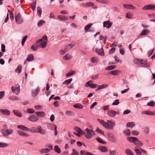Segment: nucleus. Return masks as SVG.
<instances>
[{
	"label": "nucleus",
	"instance_id": "nucleus-48",
	"mask_svg": "<svg viewBox=\"0 0 155 155\" xmlns=\"http://www.w3.org/2000/svg\"><path fill=\"white\" fill-rule=\"evenodd\" d=\"M96 139L98 142L104 144L107 143V142H106L102 140L101 138L97 137L96 138Z\"/></svg>",
	"mask_w": 155,
	"mask_h": 155
},
{
	"label": "nucleus",
	"instance_id": "nucleus-15",
	"mask_svg": "<svg viewBox=\"0 0 155 155\" xmlns=\"http://www.w3.org/2000/svg\"><path fill=\"white\" fill-rule=\"evenodd\" d=\"M124 8L126 9H130L132 10H135L136 7L133 5L131 4H125L123 5Z\"/></svg>",
	"mask_w": 155,
	"mask_h": 155
},
{
	"label": "nucleus",
	"instance_id": "nucleus-8",
	"mask_svg": "<svg viewBox=\"0 0 155 155\" xmlns=\"http://www.w3.org/2000/svg\"><path fill=\"white\" fill-rule=\"evenodd\" d=\"M16 23L18 24H21L23 22V20L20 13H18L15 17Z\"/></svg>",
	"mask_w": 155,
	"mask_h": 155
},
{
	"label": "nucleus",
	"instance_id": "nucleus-52",
	"mask_svg": "<svg viewBox=\"0 0 155 155\" xmlns=\"http://www.w3.org/2000/svg\"><path fill=\"white\" fill-rule=\"evenodd\" d=\"M115 48H113L110 49L109 52V54H113L115 52Z\"/></svg>",
	"mask_w": 155,
	"mask_h": 155
},
{
	"label": "nucleus",
	"instance_id": "nucleus-50",
	"mask_svg": "<svg viewBox=\"0 0 155 155\" xmlns=\"http://www.w3.org/2000/svg\"><path fill=\"white\" fill-rule=\"evenodd\" d=\"M92 25L93 24L92 23H91L87 25L85 27L84 29L86 31H87Z\"/></svg>",
	"mask_w": 155,
	"mask_h": 155
},
{
	"label": "nucleus",
	"instance_id": "nucleus-35",
	"mask_svg": "<svg viewBox=\"0 0 155 155\" xmlns=\"http://www.w3.org/2000/svg\"><path fill=\"white\" fill-rule=\"evenodd\" d=\"M124 134L126 136H130V130L128 129H126L123 131Z\"/></svg>",
	"mask_w": 155,
	"mask_h": 155
},
{
	"label": "nucleus",
	"instance_id": "nucleus-11",
	"mask_svg": "<svg viewBox=\"0 0 155 155\" xmlns=\"http://www.w3.org/2000/svg\"><path fill=\"white\" fill-rule=\"evenodd\" d=\"M112 23L110 22V21H104L103 22V26L107 28H110L112 25Z\"/></svg>",
	"mask_w": 155,
	"mask_h": 155
},
{
	"label": "nucleus",
	"instance_id": "nucleus-40",
	"mask_svg": "<svg viewBox=\"0 0 155 155\" xmlns=\"http://www.w3.org/2000/svg\"><path fill=\"white\" fill-rule=\"evenodd\" d=\"M76 72V71H74L71 70L69 72L66 74V77H69L72 75L74 74Z\"/></svg>",
	"mask_w": 155,
	"mask_h": 155
},
{
	"label": "nucleus",
	"instance_id": "nucleus-13",
	"mask_svg": "<svg viewBox=\"0 0 155 155\" xmlns=\"http://www.w3.org/2000/svg\"><path fill=\"white\" fill-rule=\"evenodd\" d=\"M38 133L42 135H44L46 134V131L45 129H42L41 126H39L37 127Z\"/></svg>",
	"mask_w": 155,
	"mask_h": 155
},
{
	"label": "nucleus",
	"instance_id": "nucleus-31",
	"mask_svg": "<svg viewBox=\"0 0 155 155\" xmlns=\"http://www.w3.org/2000/svg\"><path fill=\"white\" fill-rule=\"evenodd\" d=\"M34 59V57L32 54H29L28 55L27 60L28 61H31Z\"/></svg>",
	"mask_w": 155,
	"mask_h": 155
},
{
	"label": "nucleus",
	"instance_id": "nucleus-20",
	"mask_svg": "<svg viewBox=\"0 0 155 155\" xmlns=\"http://www.w3.org/2000/svg\"><path fill=\"white\" fill-rule=\"evenodd\" d=\"M17 127L20 129L26 131H28L29 130V128L23 125H18Z\"/></svg>",
	"mask_w": 155,
	"mask_h": 155
},
{
	"label": "nucleus",
	"instance_id": "nucleus-49",
	"mask_svg": "<svg viewBox=\"0 0 155 155\" xmlns=\"http://www.w3.org/2000/svg\"><path fill=\"white\" fill-rule=\"evenodd\" d=\"M147 105L148 106H150L151 107H153L155 105V102L153 101H151L150 102L148 103Z\"/></svg>",
	"mask_w": 155,
	"mask_h": 155
},
{
	"label": "nucleus",
	"instance_id": "nucleus-27",
	"mask_svg": "<svg viewBox=\"0 0 155 155\" xmlns=\"http://www.w3.org/2000/svg\"><path fill=\"white\" fill-rule=\"evenodd\" d=\"M98 149L102 152H105L107 150V148L105 146H99Z\"/></svg>",
	"mask_w": 155,
	"mask_h": 155
},
{
	"label": "nucleus",
	"instance_id": "nucleus-60",
	"mask_svg": "<svg viewBox=\"0 0 155 155\" xmlns=\"http://www.w3.org/2000/svg\"><path fill=\"white\" fill-rule=\"evenodd\" d=\"M27 111L29 113L33 114L35 110L33 109L28 108L27 109Z\"/></svg>",
	"mask_w": 155,
	"mask_h": 155
},
{
	"label": "nucleus",
	"instance_id": "nucleus-16",
	"mask_svg": "<svg viewBox=\"0 0 155 155\" xmlns=\"http://www.w3.org/2000/svg\"><path fill=\"white\" fill-rule=\"evenodd\" d=\"M17 134L20 136L23 137H28L29 135L25 132L21 130H18L17 131Z\"/></svg>",
	"mask_w": 155,
	"mask_h": 155
},
{
	"label": "nucleus",
	"instance_id": "nucleus-9",
	"mask_svg": "<svg viewBox=\"0 0 155 155\" xmlns=\"http://www.w3.org/2000/svg\"><path fill=\"white\" fill-rule=\"evenodd\" d=\"M109 140L112 143H115L117 139L111 133L108 134L107 135Z\"/></svg>",
	"mask_w": 155,
	"mask_h": 155
},
{
	"label": "nucleus",
	"instance_id": "nucleus-38",
	"mask_svg": "<svg viewBox=\"0 0 155 155\" xmlns=\"http://www.w3.org/2000/svg\"><path fill=\"white\" fill-rule=\"evenodd\" d=\"M73 46L74 45L72 44H68L65 46L64 49L67 51L68 50L71 49Z\"/></svg>",
	"mask_w": 155,
	"mask_h": 155
},
{
	"label": "nucleus",
	"instance_id": "nucleus-47",
	"mask_svg": "<svg viewBox=\"0 0 155 155\" xmlns=\"http://www.w3.org/2000/svg\"><path fill=\"white\" fill-rule=\"evenodd\" d=\"M45 21L43 20H41L39 21L38 23V25L39 27L45 24Z\"/></svg>",
	"mask_w": 155,
	"mask_h": 155
},
{
	"label": "nucleus",
	"instance_id": "nucleus-30",
	"mask_svg": "<svg viewBox=\"0 0 155 155\" xmlns=\"http://www.w3.org/2000/svg\"><path fill=\"white\" fill-rule=\"evenodd\" d=\"M28 131H29L32 133H38V130L37 128L35 127H32L31 129H29Z\"/></svg>",
	"mask_w": 155,
	"mask_h": 155
},
{
	"label": "nucleus",
	"instance_id": "nucleus-6",
	"mask_svg": "<svg viewBox=\"0 0 155 155\" xmlns=\"http://www.w3.org/2000/svg\"><path fill=\"white\" fill-rule=\"evenodd\" d=\"M20 86L18 84H17L14 86L11 87L12 91L15 94L17 95L19 94L20 92Z\"/></svg>",
	"mask_w": 155,
	"mask_h": 155
},
{
	"label": "nucleus",
	"instance_id": "nucleus-46",
	"mask_svg": "<svg viewBox=\"0 0 155 155\" xmlns=\"http://www.w3.org/2000/svg\"><path fill=\"white\" fill-rule=\"evenodd\" d=\"M40 39L41 40V42H45L46 43H47L48 41V38L47 36V35H44V36L41 39Z\"/></svg>",
	"mask_w": 155,
	"mask_h": 155
},
{
	"label": "nucleus",
	"instance_id": "nucleus-19",
	"mask_svg": "<svg viewBox=\"0 0 155 155\" xmlns=\"http://www.w3.org/2000/svg\"><path fill=\"white\" fill-rule=\"evenodd\" d=\"M35 114L40 117H43L45 115V113L43 111H38L35 112Z\"/></svg>",
	"mask_w": 155,
	"mask_h": 155
},
{
	"label": "nucleus",
	"instance_id": "nucleus-39",
	"mask_svg": "<svg viewBox=\"0 0 155 155\" xmlns=\"http://www.w3.org/2000/svg\"><path fill=\"white\" fill-rule=\"evenodd\" d=\"M66 114L70 116H74L75 115V113L73 112L70 110L66 111Z\"/></svg>",
	"mask_w": 155,
	"mask_h": 155
},
{
	"label": "nucleus",
	"instance_id": "nucleus-51",
	"mask_svg": "<svg viewBox=\"0 0 155 155\" xmlns=\"http://www.w3.org/2000/svg\"><path fill=\"white\" fill-rule=\"evenodd\" d=\"M8 145L5 143H0V147H7Z\"/></svg>",
	"mask_w": 155,
	"mask_h": 155
},
{
	"label": "nucleus",
	"instance_id": "nucleus-23",
	"mask_svg": "<svg viewBox=\"0 0 155 155\" xmlns=\"http://www.w3.org/2000/svg\"><path fill=\"white\" fill-rule=\"evenodd\" d=\"M142 114H146L149 115H154L155 114L153 112L150 111H143L141 112Z\"/></svg>",
	"mask_w": 155,
	"mask_h": 155
},
{
	"label": "nucleus",
	"instance_id": "nucleus-24",
	"mask_svg": "<svg viewBox=\"0 0 155 155\" xmlns=\"http://www.w3.org/2000/svg\"><path fill=\"white\" fill-rule=\"evenodd\" d=\"M74 130L77 131L79 134H84V133L83 131L79 127H75L74 128Z\"/></svg>",
	"mask_w": 155,
	"mask_h": 155
},
{
	"label": "nucleus",
	"instance_id": "nucleus-29",
	"mask_svg": "<svg viewBox=\"0 0 155 155\" xmlns=\"http://www.w3.org/2000/svg\"><path fill=\"white\" fill-rule=\"evenodd\" d=\"M58 18L61 20L67 21L68 20V17H66L65 16L60 15L58 16Z\"/></svg>",
	"mask_w": 155,
	"mask_h": 155
},
{
	"label": "nucleus",
	"instance_id": "nucleus-41",
	"mask_svg": "<svg viewBox=\"0 0 155 155\" xmlns=\"http://www.w3.org/2000/svg\"><path fill=\"white\" fill-rule=\"evenodd\" d=\"M125 151L127 155H134L132 152L129 149H126Z\"/></svg>",
	"mask_w": 155,
	"mask_h": 155
},
{
	"label": "nucleus",
	"instance_id": "nucleus-37",
	"mask_svg": "<svg viewBox=\"0 0 155 155\" xmlns=\"http://www.w3.org/2000/svg\"><path fill=\"white\" fill-rule=\"evenodd\" d=\"M37 9L38 16L39 17H41L42 13V10L41 8L40 7L38 6L37 7Z\"/></svg>",
	"mask_w": 155,
	"mask_h": 155
},
{
	"label": "nucleus",
	"instance_id": "nucleus-34",
	"mask_svg": "<svg viewBox=\"0 0 155 155\" xmlns=\"http://www.w3.org/2000/svg\"><path fill=\"white\" fill-rule=\"evenodd\" d=\"M54 151L58 153H60L61 150L58 145H55L54 148Z\"/></svg>",
	"mask_w": 155,
	"mask_h": 155
},
{
	"label": "nucleus",
	"instance_id": "nucleus-1",
	"mask_svg": "<svg viewBox=\"0 0 155 155\" xmlns=\"http://www.w3.org/2000/svg\"><path fill=\"white\" fill-rule=\"evenodd\" d=\"M97 120L104 127L108 130H112L115 124L114 122H112L111 121L108 120H107V122L104 121L103 120L99 119H98Z\"/></svg>",
	"mask_w": 155,
	"mask_h": 155
},
{
	"label": "nucleus",
	"instance_id": "nucleus-58",
	"mask_svg": "<svg viewBox=\"0 0 155 155\" xmlns=\"http://www.w3.org/2000/svg\"><path fill=\"white\" fill-rule=\"evenodd\" d=\"M51 125L52 126H53L54 127V135L55 136H56L58 134V131L57 130V127L55 126L54 124H51Z\"/></svg>",
	"mask_w": 155,
	"mask_h": 155
},
{
	"label": "nucleus",
	"instance_id": "nucleus-43",
	"mask_svg": "<svg viewBox=\"0 0 155 155\" xmlns=\"http://www.w3.org/2000/svg\"><path fill=\"white\" fill-rule=\"evenodd\" d=\"M99 61V59L96 57H92L91 59V61L93 63H96Z\"/></svg>",
	"mask_w": 155,
	"mask_h": 155
},
{
	"label": "nucleus",
	"instance_id": "nucleus-22",
	"mask_svg": "<svg viewBox=\"0 0 155 155\" xmlns=\"http://www.w3.org/2000/svg\"><path fill=\"white\" fill-rule=\"evenodd\" d=\"M14 114L19 117H22V114L18 110H13Z\"/></svg>",
	"mask_w": 155,
	"mask_h": 155
},
{
	"label": "nucleus",
	"instance_id": "nucleus-55",
	"mask_svg": "<svg viewBox=\"0 0 155 155\" xmlns=\"http://www.w3.org/2000/svg\"><path fill=\"white\" fill-rule=\"evenodd\" d=\"M27 36L26 35L23 38H22V41H21V45H24V44L25 43V41L26 40L27 38Z\"/></svg>",
	"mask_w": 155,
	"mask_h": 155
},
{
	"label": "nucleus",
	"instance_id": "nucleus-59",
	"mask_svg": "<svg viewBox=\"0 0 155 155\" xmlns=\"http://www.w3.org/2000/svg\"><path fill=\"white\" fill-rule=\"evenodd\" d=\"M132 17V15L130 13H127L126 15V17L128 18H131Z\"/></svg>",
	"mask_w": 155,
	"mask_h": 155
},
{
	"label": "nucleus",
	"instance_id": "nucleus-56",
	"mask_svg": "<svg viewBox=\"0 0 155 155\" xmlns=\"http://www.w3.org/2000/svg\"><path fill=\"white\" fill-rule=\"evenodd\" d=\"M95 131L98 133L103 134L104 135V132L98 128H97Z\"/></svg>",
	"mask_w": 155,
	"mask_h": 155
},
{
	"label": "nucleus",
	"instance_id": "nucleus-7",
	"mask_svg": "<svg viewBox=\"0 0 155 155\" xmlns=\"http://www.w3.org/2000/svg\"><path fill=\"white\" fill-rule=\"evenodd\" d=\"M28 119L31 121L36 122L39 120V118L35 115H31L28 117Z\"/></svg>",
	"mask_w": 155,
	"mask_h": 155
},
{
	"label": "nucleus",
	"instance_id": "nucleus-14",
	"mask_svg": "<svg viewBox=\"0 0 155 155\" xmlns=\"http://www.w3.org/2000/svg\"><path fill=\"white\" fill-rule=\"evenodd\" d=\"M0 112L3 114L7 116H9L10 114V112L7 109H0Z\"/></svg>",
	"mask_w": 155,
	"mask_h": 155
},
{
	"label": "nucleus",
	"instance_id": "nucleus-5",
	"mask_svg": "<svg viewBox=\"0 0 155 155\" xmlns=\"http://www.w3.org/2000/svg\"><path fill=\"white\" fill-rule=\"evenodd\" d=\"M86 131L87 133V134H85V137L88 139H91L92 136L95 135V133L92 130H90L88 128L86 129Z\"/></svg>",
	"mask_w": 155,
	"mask_h": 155
},
{
	"label": "nucleus",
	"instance_id": "nucleus-44",
	"mask_svg": "<svg viewBox=\"0 0 155 155\" xmlns=\"http://www.w3.org/2000/svg\"><path fill=\"white\" fill-rule=\"evenodd\" d=\"M149 32V31L147 29H144L141 33L140 35L142 36L147 35V34Z\"/></svg>",
	"mask_w": 155,
	"mask_h": 155
},
{
	"label": "nucleus",
	"instance_id": "nucleus-62",
	"mask_svg": "<svg viewBox=\"0 0 155 155\" xmlns=\"http://www.w3.org/2000/svg\"><path fill=\"white\" fill-rule=\"evenodd\" d=\"M119 103V100H115L112 104L113 105H117Z\"/></svg>",
	"mask_w": 155,
	"mask_h": 155
},
{
	"label": "nucleus",
	"instance_id": "nucleus-18",
	"mask_svg": "<svg viewBox=\"0 0 155 155\" xmlns=\"http://www.w3.org/2000/svg\"><path fill=\"white\" fill-rule=\"evenodd\" d=\"M108 84H104L101 85H99L97 86L96 91H97L100 89L106 88L108 87Z\"/></svg>",
	"mask_w": 155,
	"mask_h": 155
},
{
	"label": "nucleus",
	"instance_id": "nucleus-42",
	"mask_svg": "<svg viewBox=\"0 0 155 155\" xmlns=\"http://www.w3.org/2000/svg\"><path fill=\"white\" fill-rule=\"evenodd\" d=\"M72 58L71 55L67 54L63 57V58L64 60H69L71 59Z\"/></svg>",
	"mask_w": 155,
	"mask_h": 155
},
{
	"label": "nucleus",
	"instance_id": "nucleus-57",
	"mask_svg": "<svg viewBox=\"0 0 155 155\" xmlns=\"http://www.w3.org/2000/svg\"><path fill=\"white\" fill-rule=\"evenodd\" d=\"M72 153L71 155H79L78 151L74 149H73Z\"/></svg>",
	"mask_w": 155,
	"mask_h": 155
},
{
	"label": "nucleus",
	"instance_id": "nucleus-63",
	"mask_svg": "<svg viewBox=\"0 0 155 155\" xmlns=\"http://www.w3.org/2000/svg\"><path fill=\"white\" fill-rule=\"evenodd\" d=\"M94 3L92 2H87L86 3V7H89L91 5H93Z\"/></svg>",
	"mask_w": 155,
	"mask_h": 155
},
{
	"label": "nucleus",
	"instance_id": "nucleus-45",
	"mask_svg": "<svg viewBox=\"0 0 155 155\" xmlns=\"http://www.w3.org/2000/svg\"><path fill=\"white\" fill-rule=\"evenodd\" d=\"M72 80V78L66 80L62 83V84L68 85L71 83Z\"/></svg>",
	"mask_w": 155,
	"mask_h": 155
},
{
	"label": "nucleus",
	"instance_id": "nucleus-64",
	"mask_svg": "<svg viewBox=\"0 0 155 155\" xmlns=\"http://www.w3.org/2000/svg\"><path fill=\"white\" fill-rule=\"evenodd\" d=\"M35 108L37 110H40L42 109V107L40 105H36L35 106Z\"/></svg>",
	"mask_w": 155,
	"mask_h": 155
},
{
	"label": "nucleus",
	"instance_id": "nucleus-54",
	"mask_svg": "<svg viewBox=\"0 0 155 155\" xmlns=\"http://www.w3.org/2000/svg\"><path fill=\"white\" fill-rule=\"evenodd\" d=\"M38 48V45L36 46L35 45H33L31 47V49L33 51H36Z\"/></svg>",
	"mask_w": 155,
	"mask_h": 155
},
{
	"label": "nucleus",
	"instance_id": "nucleus-17",
	"mask_svg": "<svg viewBox=\"0 0 155 155\" xmlns=\"http://www.w3.org/2000/svg\"><path fill=\"white\" fill-rule=\"evenodd\" d=\"M40 91V88L37 87L35 89L33 90L32 93V95L33 97H36L37 96Z\"/></svg>",
	"mask_w": 155,
	"mask_h": 155
},
{
	"label": "nucleus",
	"instance_id": "nucleus-10",
	"mask_svg": "<svg viewBox=\"0 0 155 155\" xmlns=\"http://www.w3.org/2000/svg\"><path fill=\"white\" fill-rule=\"evenodd\" d=\"M142 9L144 10H155V5H147L144 6Z\"/></svg>",
	"mask_w": 155,
	"mask_h": 155
},
{
	"label": "nucleus",
	"instance_id": "nucleus-2",
	"mask_svg": "<svg viewBox=\"0 0 155 155\" xmlns=\"http://www.w3.org/2000/svg\"><path fill=\"white\" fill-rule=\"evenodd\" d=\"M134 62L137 64L142 65L144 67H150V64L147 63V60L135 59L134 60Z\"/></svg>",
	"mask_w": 155,
	"mask_h": 155
},
{
	"label": "nucleus",
	"instance_id": "nucleus-12",
	"mask_svg": "<svg viewBox=\"0 0 155 155\" xmlns=\"http://www.w3.org/2000/svg\"><path fill=\"white\" fill-rule=\"evenodd\" d=\"M107 114L108 115L111 117H114L117 114L116 112L114 110H109L107 112Z\"/></svg>",
	"mask_w": 155,
	"mask_h": 155
},
{
	"label": "nucleus",
	"instance_id": "nucleus-26",
	"mask_svg": "<svg viewBox=\"0 0 155 155\" xmlns=\"http://www.w3.org/2000/svg\"><path fill=\"white\" fill-rule=\"evenodd\" d=\"M8 99L10 100L13 101H18L20 100V98L16 96H10L9 97Z\"/></svg>",
	"mask_w": 155,
	"mask_h": 155
},
{
	"label": "nucleus",
	"instance_id": "nucleus-28",
	"mask_svg": "<svg viewBox=\"0 0 155 155\" xmlns=\"http://www.w3.org/2000/svg\"><path fill=\"white\" fill-rule=\"evenodd\" d=\"M47 43L42 42L41 43L38 45V48H45L46 46L47 45Z\"/></svg>",
	"mask_w": 155,
	"mask_h": 155
},
{
	"label": "nucleus",
	"instance_id": "nucleus-33",
	"mask_svg": "<svg viewBox=\"0 0 155 155\" xmlns=\"http://www.w3.org/2000/svg\"><path fill=\"white\" fill-rule=\"evenodd\" d=\"M50 151V150L48 148H44L39 150L40 152L41 153H49Z\"/></svg>",
	"mask_w": 155,
	"mask_h": 155
},
{
	"label": "nucleus",
	"instance_id": "nucleus-21",
	"mask_svg": "<svg viewBox=\"0 0 155 155\" xmlns=\"http://www.w3.org/2000/svg\"><path fill=\"white\" fill-rule=\"evenodd\" d=\"M96 51L99 54V55L104 56V53L103 48H101L100 49H95Z\"/></svg>",
	"mask_w": 155,
	"mask_h": 155
},
{
	"label": "nucleus",
	"instance_id": "nucleus-53",
	"mask_svg": "<svg viewBox=\"0 0 155 155\" xmlns=\"http://www.w3.org/2000/svg\"><path fill=\"white\" fill-rule=\"evenodd\" d=\"M134 151L137 155H142L141 152L138 149H135Z\"/></svg>",
	"mask_w": 155,
	"mask_h": 155
},
{
	"label": "nucleus",
	"instance_id": "nucleus-32",
	"mask_svg": "<svg viewBox=\"0 0 155 155\" xmlns=\"http://www.w3.org/2000/svg\"><path fill=\"white\" fill-rule=\"evenodd\" d=\"M135 125V124L133 122H128V123H127V124L126 127L127 128H128V127H130L131 128H132Z\"/></svg>",
	"mask_w": 155,
	"mask_h": 155
},
{
	"label": "nucleus",
	"instance_id": "nucleus-4",
	"mask_svg": "<svg viewBox=\"0 0 155 155\" xmlns=\"http://www.w3.org/2000/svg\"><path fill=\"white\" fill-rule=\"evenodd\" d=\"M13 130L12 129H3L1 130L3 135L5 137H7L12 134L13 132Z\"/></svg>",
	"mask_w": 155,
	"mask_h": 155
},
{
	"label": "nucleus",
	"instance_id": "nucleus-61",
	"mask_svg": "<svg viewBox=\"0 0 155 155\" xmlns=\"http://www.w3.org/2000/svg\"><path fill=\"white\" fill-rule=\"evenodd\" d=\"M5 95V91H0V99L3 98Z\"/></svg>",
	"mask_w": 155,
	"mask_h": 155
},
{
	"label": "nucleus",
	"instance_id": "nucleus-36",
	"mask_svg": "<svg viewBox=\"0 0 155 155\" xmlns=\"http://www.w3.org/2000/svg\"><path fill=\"white\" fill-rule=\"evenodd\" d=\"M74 107L78 109H81L83 108V106L80 104H78L73 105Z\"/></svg>",
	"mask_w": 155,
	"mask_h": 155
},
{
	"label": "nucleus",
	"instance_id": "nucleus-3",
	"mask_svg": "<svg viewBox=\"0 0 155 155\" xmlns=\"http://www.w3.org/2000/svg\"><path fill=\"white\" fill-rule=\"evenodd\" d=\"M127 140L130 143H133L134 144L137 146H142L143 143L139 140L137 138L133 137H128L127 138Z\"/></svg>",
	"mask_w": 155,
	"mask_h": 155
},
{
	"label": "nucleus",
	"instance_id": "nucleus-25",
	"mask_svg": "<svg viewBox=\"0 0 155 155\" xmlns=\"http://www.w3.org/2000/svg\"><path fill=\"white\" fill-rule=\"evenodd\" d=\"M120 71L118 70L112 71L110 72V74L114 75H117L119 74Z\"/></svg>",
	"mask_w": 155,
	"mask_h": 155
}]
</instances>
